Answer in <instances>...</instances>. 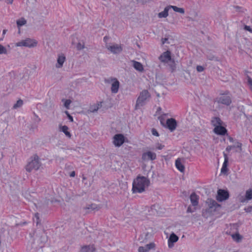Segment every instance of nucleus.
I'll use <instances>...</instances> for the list:
<instances>
[{
  "label": "nucleus",
  "instance_id": "f257e3e1",
  "mask_svg": "<svg viewBox=\"0 0 252 252\" xmlns=\"http://www.w3.org/2000/svg\"><path fill=\"white\" fill-rule=\"evenodd\" d=\"M206 208L203 211V215L206 218H208L216 215L220 207L216 201L208 199L206 202Z\"/></svg>",
  "mask_w": 252,
  "mask_h": 252
},
{
  "label": "nucleus",
  "instance_id": "a19ab883",
  "mask_svg": "<svg viewBox=\"0 0 252 252\" xmlns=\"http://www.w3.org/2000/svg\"><path fill=\"white\" fill-rule=\"evenodd\" d=\"M65 114L66 115L67 118L69 120V121L71 122H73V117L69 114L68 112L67 111H65Z\"/></svg>",
  "mask_w": 252,
  "mask_h": 252
},
{
  "label": "nucleus",
  "instance_id": "9b49d317",
  "mask_svg": "<svg viewBox=\"0 0 252 252\" xmlns=\"http://www.w3.org/2000/svg\"><path fill=\"white\" fill-rule=\"evenodd\" d=\"M163 126L168 129L171 132H173L177 128V122L174 118H170L167 119Z\"/></svg>",
  "mask_w": 252,
  "mask_h": 252
},
{
  "label": "nucleus",
  "instance_id": "5fc2aeb1",
  "mask_svg": "<svg viewBox=\"0 0 252 252\" xmlns=\"http://www.w3.org/2000/svg\"><path fill=\"white\" fill-rule=\"evenodd\" d=\"M7 0V2L8 3H12V1H13V0Z\"/></svg>",
  "mask_w": 252,
  "mask_h": 252
},
{
  "label": "nucleus",
  "instance_id": "e433bc0d",
  "mask_svg": "<svg viewBox=\"0 0 252 252\" xmlns=\"http://www.w3.org/2000/svg\"><path fill=\"white\" fill-rule=\"evenodd\" d=\"M150 184V182L149 180L143 177V190H144V188L148 187L149 186Z\"/></svg>",
  "mask_w": 252,
  "mask_h": 252
},
{
  "label": "nucleus",
  "instance_id": "39448f33",
  "mask_svg": "<svg viewBox=\"0 0 252 252\" xmlns=\"http://www.w3.org/2000/svg\"><path fill=\"white\" fill-rule=\"evenodd\" d=\"M106 82L109 86L112 94H116L118 93L120 87V83L117 78L110 77L107 79Z\"/></svg>",
  "mask_w": 252,
  "mask_h": 252
},
{
  "label": "nucleus",
  "instance_id": "c85d7f7f",
  "mask_svg": "<svg viewBox=\"0 0 252 252\" xmlns=\"http://www.w3.org/2000/svg\"><path fill=\"white\" fill-rule=\"evenodd\" d=\"M155 247V244L154 243H150L146 245L143 248V252H147L150 250L153 249Z\"/></svg>",
  "mask_w": 252,
  "mask_h": 252
},
{
  "label": "nucleus",
  "instance_id": "423d86ee",
  "mask_svg": "<svg viewBox=\"0 0 252 252\" xmlns=\"http://www.w3.org/2000/svg\"><path fill=\"white\" fill-rule=\"evenodd\" d=\"M127 141L126 137L121 133L116 134L112 138V143L116 148L121 147Z\"/></svg>",
  "mask_w": 252,
  "mask_h": 252
},
{
  "label": "nucleus",
  "instance_id": "79ce46f5",
  "mask_svg": "<svg viewBox=\"0 0 252 252\" xmlns=\"http://www.w3.org/2000/svg\"><path fill=\"white\" fill-rule=\"evenodd\" d=\"M144 95L145 96V99L148 98L150 96L149 93L147 91H145L143 92V98L144 97Z\"/></svg>",
  "mask_w": 252,
  "mask_h": 252
},
{
  "label": "nucleus",
  "instance_id": "dca6fc26",
  "mask_svg": "<svg viewBox=\"0 0 252 252\" xmlns=\"http://www.w3.org/2000/svg\"><path fill=\"white\" fill-rule=\"evenodd\" d=\"M71 42L74 47L78 50H82L84 47V42L82 41H80L78 38L76 36L72 37Z\"/></svg>",
  "mask_w": 252,
  "mask_h": 252
},
{
  "label": "nucleus",
  "instance_id": "3c124183",
  "mask_svg": "<svg viewBox=\"0 0 252 252\" xmlns=\"http://www.w3.org/2000/svg\"><path fill=\"white\" fill-rule=\"evenodd\" d=\"M186 73L187 74V75L185 76V77L187 79H189L190 77V74L188 72H186Z\"/></svg>",
  "mask_w": 252,
  "mask_h": 252
},
{
  "label": "nucleus",
  "instance_id": "f03ea898",
  "mask_svg": "<svg viewBox=\"0 0 252 252\" xmlns=\"http://www.w3.org/2000/svg\"><path fill=\"white\" fill-rule=\"evenodd\" d=\"M212 124L214 127V132L220 135H224L227 132L226 128L223 126V123L218 118H214L212 120Z\"/></svg>",
  "mask_w": 252,
  "mask_h": 252
},
{
  "label": "nucleus",
  "instance_id": "9d476101",
  "mask_svg": "<svg viewBox=\"0 0 252 252\" xmlns=\"http://www.w3.org/2000/svg\"><path fill=\"white\" fill-rule=\"evenodd\" d=\"M229 194L227 190L219 189L217 191L216 199L219 202H222L228 199Z\"/></svg>",
  "mask_w": 252,
  "mask_h": 252
},
{
  "label": "nucleus",
  "instance_id": "2eb2a0df",
  "mask_svg": "<svg viewBox=\"0 0 252 252\" xmlns=\"http://www.w3.org/2000/svg\"><path fill=\"white\" fill-rule=\"evenodd\" d=\"M66 61L65 55L63 53H59L57 55V63L55 66L57 68H62Z\"/></svg>",
  "mask_w": 252,
  "mask_h": 252
},
{
  "label": "nucleus",
  "instance_id": "4d7b16f0",
  "mask_svg": "<svg viewBox=\"0 0 252 252\" xmlns=\"http://www.w3.org/2000/svg\"><path fill=\"white\" fill-rule=\"evenodd\" d=\"M138 251H139V252H141V251H142V250H141V248H140V247L139 248Z\"/></svg>",
  "mask_w": 252,
  "mask_h": 252
},
{
  "label": "nucleus",
  "instance_id": "6e6552de",
  "mask_svg": "<svg viewBox=\"0 0 252 252\" xmlns=\"http://www.w3.org/2000/svg\"><path fill=\"white\" fill-rule=\"evenodd\" d=\"M218 102L226 105H229L231 103V97L229 92L227 91L221 92L218 98Z\"/></svg>",
  "mask_w": 252,
  "mask_h": 252
},
{
  "label": "nucleus",
  "instance_id": "72a5a7b5",
  "mask_svg": "<svg viewBox=\"0 0 252 252\" xmlns=\"http://www.w3.org/2000/svg\"><path fill=\"white\" fill-rule=\"evenodd\" d=\"M8 53V51L7 48L3 45L0 44V55H7Z\"/></svg>",
  "mask_w": 252,
  "mask_h": 252
},
{
  "label": "nucleus",
  "instance_id": "20e7f679",
  "mask_svg": "<svg viewBox=\"0 0 252 252\" xmlns=\"http://www.w3.org/2000/svg\"><path fill=\"white\" fill-rule=\"evenodd\" d=\"M41 165L39 158L37 156H34L30 159L26 166V170L28 172L37 170L40 168Z\"/></svg>",
  "mask_w": 252,
  "mask_h": 252
},
{
  "label": "nucleus",
  "instance_id": "4468645a",
  "mask_svg": "<svg viewBox=\"0 0 252 252\" xmlns=\"http://www.w3.org/2000/svg\"><path fill=\"white\" fill-rule=\"evenodd\" d=\"M107 49L111 52L117 54L121 52L122 50V47L120 44L116 43H111L107 45Z\"/></svg>",
  "mask_w": 252,
  "mask_h": 252
},
{
  "label": "nucleus",
  "instance_id": "f8f14e48",
  "mask_svg": "<svg viewBox=\"0 0 252 252\" xmlns=\"http://www.w3.org/2000/svg\"><path fill=\"white\" fill-rule=\"evenodd\" d=\"M132 191L134 193L142 191V177L138 176L134 180L132 184Z\"/></svg>",
  "mask_w": 252,
  "mask_h": 252
},
{
  "label": "nucleus",
  "instance_id": "a18cd8bd",
  "mask_svg": "<svg viewBox=\"0 0 252 252\" xmlns=\"http://www.w3.org/2000/svg\"><path fill=\"white\" fill-rule=\"evenodd\" d=\"M244 29L246 31L249 32L250 33H252V29L250 26H245L244 27Z\"/></svg>",
  "mask_w": 252,
  "mask_h": 252
},
{
  "label": "nucleus",
  "instance_id": "c03bdc74",
  "mask_svg": "<svg viewBox=\"0 0 252 252\" xmlns=\"http://www.w3.org/2000/svg\"><path fill=\"white\" fill-rule=\"evenodd\" d=\"M153 234V230L152 228H150L149 229V231L147 232V233L146 234V237L150 236L151 237Z\"/></svg>",
  "mask_w": 252,
  "mask_h": 252
},
{
  "label": "nucleus",
  "instance_id": "8fccbe9b",
  "mask_svg": "<svg viewBox=\"0 0 252 252\" xmlns=\"http://www.w3.org/2000/svg\"><path fill=\"white\" fill-rule=\"evenodd\" d=\"M75 176V171H72V172L70 173V177H74Z\"/></svg>",
  "mask_w": 252,
  "mask_h": 252
},
{
  "label": "nucleus",
  "instance_id": "5701e85b",
  "mask_svg": "<svg viewBox=\"0 0 252 252\" xmlns=\"http://www.w3.org/2000/svg\"><path fill=\"white\" fill-rule=\"evenodd\" d=\"M162 44H172L173 43V36L172 35H167L161 39Z\"/></svg>",
  "mask_w": 252,
  "mask_h": 252
},
{
  "label": "nucleus",
  "instance_id": "c756f323",
  "mask_svg": "<svg viewBox=\"0 0 252 252\" xmlns=\"http://www.w3.org/2000/svg\"><path fill=\"white\" fill-rule=\"evenodd\" d=\"M132 65L134 68L139 71H142V64L138 62L135 61H132Z\"/></svg>",
  "mask_w": 252,
  "mask_h": 252
},
{
  "label": "nucleus",
  "instance_id": "a878e982",
  "mask_svg": "<svg viewBox=\"0 0 252 252\" xmlns=\"http://www.w3.org/2000/svg\"><path fill=\"white\" fill-rule=\"evenodd\" d=\"M190 201H191V203L192 205L194 207H196V206L198 205V196L195 194H192L190 195Z\"/></svg>",
  "mask_w": 252,
  "mask_h": 252
},
{
  "label": "nucleus",
  "instance_id": "6ab92c4d",
  "mask_svg": "<svg viewBox=\"0 0 252 252\" xmlns=\"http://www.w3.org/2000/svg\"><path fill=\"white\" fill-rule=\"evenodd\" d=\"M171 59V53L168 51L163 52L159 57L160 61L164 63H168Z\"/></svg>",
  "mask_w": 252,
  "mask_h": 252
},
{
  "label": "nucleus",
  "instance_id": "aec40b11",
  "mask_svg": "<svg viewBox=\"0 0 252 252\" xmlns=\"http://www.w3.org/2000/svg\"><path fill=\"white\" fill-rule=\"evenodd\" d=\"M59 130L63 133L67 138H70L71 137V134L69 131V127L66 126L59 125Z\"/></svg>",
  "mask_w": 252,
  "mask_h": 252
},
{
  "label": "nucleus",
  "instance_id": "1a4fd4ad",
  "mask_svg": "<svg viewBox=\"0 0 252 252\" xmlns=\"http://www.w3.org/2000/svg\"><path fill=\"white\" fill-rule=\"evenodd\" d=\"M237 199L242 203H247L249 200L252 199V188L246 190L245 194H239L237 196Z\"/></svg>",
  "mask_w": 252,
  "mask_h": 252
},
{
  "label": "nucleus",
  "instance_id": "58836bf2",
  "mask_svg": "<svg viewBox=\"0 0 252 252\" xmlns=\"http://www.w3.org/2000/svg\"><path fill=\"white\" fill-rule=\"evenodd\" d=\"M195 210H196V207L193 206L191 204V205L189 206V207L187 209V212L188 213H192V212H194Z\"/></svg>",
  "mask_w": 252,
  "mask_h": 252
},
{
  "label": "nucleus",
  "instance_id": "b1692460",
  "mask_svg": "<svg viewBox=\"0 0 252 252\" xmlns=\"http://www.w3.org/2000/svg\"><path fill=\"white\" fill-rule=\"evenodd\" d=\"M102 106L101 102H97L96 103L91 105L89 108V111L90 112H95L98 110Z\"/></svg>",
  "mask_w": 252,
  "mask_h": 252
},
{
  "label": "nucleus",
  "instance_id": "cd10ccee",
  "mask_svg": "<svg viewBox=\"0 0 252 252\" xmlns=\"http://www.w3.org/2000/svg\"><path fill=\"white\" fill-rule=\"evenodd\" d=\"M233 240L237 242H240L242 241L243 237L238 233H235L231 235Z\"/></svg>",
  "mask_w": 252,
  "mask_h": 252
},
{
  "label": "nucleus",
  "instance_id": "393cba45",
  "mask_svg": "<svg viewBox=\"0 0 252 252\" xmlns=\"http://www.w3.org/2000/svg\"><path fill=\"white\" fill-rule=\"evenodd\" d=\"M170 8L172 9L175 12L179 13L182 15H184L185 13V10L184 8L182 7H179L174 5H169Z\"/></svg>",
  "mask_w": 252,
  "mask_h": 252
},
{
  "label": "nucleus",
  "instance_id": "c9c22d12",
  "mask_svg": "<svg viewBox=\"0 0 252 252\" xmlns=\"http://www.w3.org/2000/svg\"><path fill=\"white\" fill-rule=\"evenodd\" d=\"M165 114H164L163 115H161V116H159L158 117V120L160 121V124L163 126L165 124L164 120H165Z\"/></svg>",
  "mask_w": 252,
  "mask_h": 252
},
{
  "label": "nucleus",
  "instance_id": "473e14b6",
  "mask_svg": "<svg viewBox=\"0 0 252 252\" xmlns=\"http://www.w3.org/2000/svg\"><path fill=\"white\" fill-rule=\"evenodd\" d=\"M23 105V101L21 99L18 100L13 106V109H17L22 106Z\"/></svg>",
  "mask_w": 252,
  "mask_h": 252
},
{
  "label": "nucleus",
  "instance_id": "7ed1b4c3",
  "mask_svg": "<svg viewBox=\"0 0 252 252\" xmlns=\"http://www.w3.org/2000/svg\"><path fill=\"white\" fill-rule=\"evenodd\" d=\"M38 44V41L34 38H26L15 43L16 47H27L32 48L36 47Z\"/></svg>",
  "mask_w": 252,
  "mask_h": 252
},
{
  "label": "nucleus",
  "instance_id": "ddd939ff",
  "mask_svg": "<svg viewBox=\"0 0 252 252\" xmlns=\"http://www.w3.org/2000/svg\"><path fill=\"white\" fill-rule=\"evenodd\" d=\"M157 155L155 153L150 150H146L143 154V161H147L156 159Z\"/></svg>",
  "mask_w": 252,
  "mask_h": 252
},
{
  "label": "nucleus",
  "instance_id": "ea45409f",
  "mask_svg": "<svg viewBox=\"0 0 252 252\" xmlns=\"http://www.w3.org/2000/svg\"><path fill=\"white\" fill-rule=\"evenodd\" d=\"M204 67L202 66V65H197L196 66V70L197 71V72H202L204 71Z\"/></svg>",
  "mask_w": 252,
  "mask_h": 252
},
{
  "label": "nucleus",
  "instance_id": "6e6d98bb",
  "mask_svg": "<svg viewBox=\"0 0 252 252\" xmlns=\"http://www.w3.org/2000/svg\"><path fill=\"white\" fill-rule=\"evenodd\" d=\"M145 211L146 212V211H148V212H149V208L148 207H146L145 208Z\"/></svg>",
  "mask_w": 252,
  "mask_h": 252
},
{
  "label": "nucleus",
  "instance_id": "4be33fe9",
  "mask_svg": "<svg viewBox=\"0 0 252 252\" xmlns=\"http://www.w3.org/2000/svg\"><path fill=\"white\" fill-rule=\"evenodd\" d=\"M170 9L169 5L165 7L162 11L158 13V17L159 18H166L168 16V12Z\"/></svg>",
  "mask_w": 252,
  "mask_h": 252
},
{
  "label": "nucleus",
  "instance_id": "f704fd0d",
  "mask_svg": "<svg viewBox=\"0 0 252 252\" xmlns=\"http://www.w3.org/2000/svg\"><path fill=\"white\" fill-rule=\"evenodd\" d=\"M142 107V98L139 96L137 99L136 103L135 104V109H140Z\"/></svg>",
  "mask_w": 252,
  "mask_h": 252
},
{
  "label": "nucleus",
  "instance_id": "864d4df0",
  "mask_svg": "<svg viewBox=\"0 0 252 252\" xmlns=\"http://www.w3.org/2000/svg\"><path fill=\"white\" fill-rule=\"evenodd\" d=\"M60 199L59 198H58L55 201L52 200V202H59V201H60Z\"/></svg>",
  "mask_w": 252,
  "mask_h": 252
},
{
  "label": "nucleus",
  "instance_id": "37998d69",
  "mask_svg": "<svg viewBox=\"0 0 252 252\" xmlns=\"http://www.w3.org/2000/svg\"><path fill=\"white\" fill-rule=\"evenodd\" d=\"M152 133L153 135L158 137L159 136L158 133L157 131V130L155 129H152Z\"/></svg>",
  "mask_w": 252,
  "mask_h": 252
},
{
  "label": "nucleus",
  "instance_id": "de8ad7c7",
  "mask_svg": "<svg viewBox=\"0 0 252 252\" xmlns=\"http://www.w3.org/2000/svg\"><path fill=\"white\" fill-rule=\"evenodd\" d=\"M6 32H7V30L4 29L2 31V38L0 39V41L3 40L4 35L6 34Z\"/></svg>",
  "mask_w": 252,
  "mask_h": 252
},
{
  "label": "nucleus",
  "instance_id": "412c9836",
  "mask_svg": "<svg viewBox=\"0 0 252 252\" xmlns=\"http://www.w3.org/2000/svg\"><path fill=\"white\" fill-rule=\"evenodd\" d=\"M224 160L222 164V166L221 169V173L224 174H225L228 170L227 166H228V158L226 154H224Z\"/></svg>",
  "mask_w": 252,
  "mask_h": 252
},
{
  "label": "nucleus",
  "instance_id": "603ef678",
  "mask_svg": "<svg viewBox=\"0 0 252 252\" xmlns=\"http://www.w3.org/2000/svg\"><path fill=\"white\" fill-rule=\"evenodd\" d=\"M163 145H160H160H159L157 147V149H158V150H161V149H162L163 148Z\"/></svg>",
  "mask_w": 252,
  "mask_h": 252
},
{
  "label": "nucleus",
  "instance_id": "0eeeda50",
  "mask_svg": "<svg viewBox=\"0 0 252 252\" xmlns=\"http://www.w3.org/2000/svg\"><path fill=\"white\" fill-rule=\"evenodd\" d=\"M228 140L231 145L226 148V150L227 151L236 153H240L242 151V144L241 143L231 137H229Z\"/></svg>",
  "mask_w": 252,
  "mask_h": 252
},
{
  "label": "nucleus",
  "instance_id": "4c0bfd02",
  "mask_svg": "<svg viewBox=\"0 0 252 252\" xmlns=\"http://www.w3.org/2000/svg\"><path fill=\"white\" fill-rule=\"evenodd\" d=\"M164 114V113L162 111L161 108L160 107H158L155 112V116L158 117Z\"/></svg>",
  "mask_w": 252,
  "mask_h": 252
},
{
  "label": "nucleus",
  "instance_id": "bb28decb",
  "mask_svg": "<svg viewBox=\"0 0 252 252\" xmlns=\"http://www.w3.org/2000/svg\"><path fill=\"white\" fill-rule=\"evenodd\" d=\"M95 249L93 246H88L83 247L81 252H94Z\"/></svg>",
  "mask_w": 252,
  "mask_h": 252
},
{
  "label": "nucleus",
  "instance_id": "f3484780",
  "mask_svg": "<svg viewBox=\"0 0 252 252\" xmlns=\"http://www.w3.org/2000/svg\"><path fill=\"white\" fill-rule=\"evenodd\" d=\"M179 240V237L174 233H172L167 241L168 247L169 248H172L174 247V244L176 243Z\"/></svg>",
  "mask_w": 252,
  "mask_h": 252
},
{
  "label": "nucleus",
  "instance_id": "7c9ffc66",
  "mask_svg": "<svg viewBox=\"0 0 252 252\" xmlns=\"http://www.w3.org/2000/svg\"><path fill=\"white\" fill-rule=\"evenodd\" d=\"M62 101L63 103V105L64 107L67 109H69L70 108V105L72 102V101L70 99H63Z\"/></svg>",
  "mask_w": 252,
  "mask_h": 252
},
{
  "label": "nucleus",
  "instance_id": "2f4dec72",
  "mask_svg": "<svg viewBox=\"0 0 252 252\" xmlns=\"http://www.w3.org/2000/svg\"><path fill=\"white\" fill-rule=\"evenodd\" d=\"M26 22V20L24 18H21L17 20L16 23L18 28H20L21 27L25 25Z\"/></svg>",
  "mask_w": 252,
  "mask_h": 252
},
{
  "label": "nucleus",
  "instance_id": "49530a36",
  "mask_svg": "<svg viewBox=\"0 0 252 252\" xmlns=\"http://www.w3.org/2000/svg\"><path fill=\"white\" fill-rule=\"evenodd\" d=\"M245 210L247 212H251L252 211V206H248L246 208H245Z\"/></svg>",
  "mask_w": 252,
  "mask_h": 252
},
{
  "label": "nucleus",
  "instance_id": "a211bd4d",
  "mask_svg": "<svg viewBox=\"0 0 252 252\" xmlns=\"http://www.w3.org/2000/svg\"><path fill=\"white\" fill-rule=\"evenodd\" d=\"M184 163V159L182 158H178L175 160V164L176 168L182 173L184 172L185 170Z\"/></svg>",
  "mask_w": 252,
  "mask_h": 252
},
{
  "label": "nucleus",
  "instance_id": "09e8293b",
  "mask_svg": "<svg viewBox=\"0 0 252 252\" xmlns=\"http://www.w3.org/2000/svg\"><path fill=\"white\" fill-rule=\"evenodd\" d=\"M36 220V223H38V219H39V217H38V215L37 214H35L34 215V218H33V220Z\"/></svg>",
  "mask_w": 252,
  "mask_h": 252
}]
</instances>
